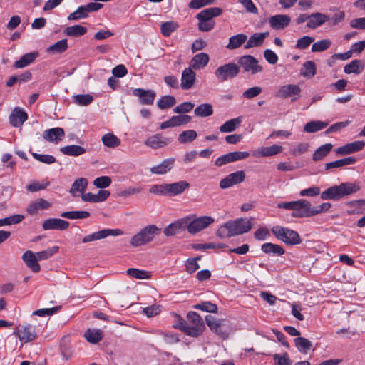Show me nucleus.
Here are the masks:
<instances>
[{
    "mask_svg": "<svg viewBox=\"0 0 365 365\" xmlns=\"http://www.w3.org/2000/svg\"><path fill=\"white\" fill-rule=\"evenodd\" d=\"M252 220L253 218L251 217L229 220L217 230L216 235L220 239H225L246 233L252 227Z\"/></svg>",
    "mask_w": 365,
    "mask_h": 365,
    "instance_id": "obj_1",
    "label": "nucleus"
},
{
    "mask_svg": "<svg viewBox=\"0 0 365 365\" xmlns=\"http://www.w3.org/2000/svg\"><path fill=\"white\" fill-rule=\"evenodd\" d=\"M360 187L355 182H342L326 189L321 193L320 197L324 200H339L346 196L357 192Z\"/></svg>",
    "mask_w": 365,
    "mask_h": 365,
    "instance_id": "obj_2",
    "label": "nucleus"
},
{
    "mask_svg": "<svg viewBox=\"0 0 365 365\" xmlns=\"http://www.w3.org/2000/svg\"><path fill=\"white\" fill-rule=\"evenodd\" d=\"M222 10L218 7L205 9L198 13L196 18L198 19V29L203 32L211 31L215 24L213 18L220 16Z\"/></svg>",
    "mask_w": 365,
    "mask_h": 365,
    "instance_id": "obj_3",
    "label": "nucleus"
},
{
    "mask_svg": "<svg viewBox=\"0 0 365 365\" xmlns=\"http://www.w3.org/2000/svg\"><path fill=\"white\" fill-rule=\"evenodd\" d=\"M160 229L155 225H148L141 229L130 239V245L133 247L143 246L152 242L155 237L159 235Z\"/></svg>",
    "mask_w": 365,
    "mask_h": 365,
    "instance_id": "obj_4",
    "label": "nucleus"
},
{
    "mask_svg": "<svg viewBox=\"0 0 365 365\" xmlns=\"http://www.w3.org/2000/svg\"><path fill=\"white\" fill-rule=\"evenodd\" d=\"M272 232L278 240L287 245H295L301 242L299 234L289 228L274 226L272 228Z\"/></svg>",
    "mask_w": 365,
    "mask_h": 365,
    "instance_id": "obj_5",
    "label": "nucleus"
},
{
    "mask_svg": "<svg viewBox=\"0 0 365 365\" xmlns=\"http://www.w3.org/2000/svg\"><path fill=\"white\" fill-rule=\"evenodd\" d=\"M205 321L209 328L214 333L220 336L223 339L228 337L230 331V327L225 319H219L212 316L207 315L205 317Z\"/></svg>",
    "mask_w": 365,
    "mask_h": 365,
    "instance_id": "obj_6",
    "label": "nucleus"
},
{
    "mask_svg": "<svg viewBox=\"0 0 365 365\" xmlns=\"http://www.w3.org/2000/svg\"><path fill=\"white\" fill-rule=\"evenodd\" d=\"M188 325L187 336L197 337L202 334L205 327L202 317L195 312H189L187 314Z\"/></svg>",
    "mask_w": 365,
    "mask_h": 365,
    "instance_id": "obj_7",
    "label": "nucleus"
},
{
    "mask_svg": "<svg viewBox=\"0 0 365 365\" xmlns=\"http://www.w3.org/2000/svg\"><path fill=\"white\" fill-rule=\"evenodd\" d=\"M185 220L187 224L186 229L190 234H196L215 222L214 218L210 216L199 217L193 220L191 217L187 216L185 217Z\"/></svg>",
    "mask_w": 365,
    "mask_h": 365,
    "instance_id": "obj_8",
    "label": "nucleus"
},
{
    "mask_svg": "<svg viewBox=\"0 0 365 365\" xmlns=\"http://www.w3.org/2000/svg\"><path fill=\"white\" fill-rule=\"evenodd\" d=\"M240 73V66L235 63H228L219 66L215 76L219 81L223 82L236 77Z\"/></svg>",
    "mask_w": 365,
    "mask_h": 365,
    "instance_id": "obj_9",
    "label": "nucleus"
},
{
    "mask_svg": "<svg viewBox=\"0 0 365 365\" xmlns=\"http://www.w3.org/2000/svg\"><path fill=\"white\" fill-rule=\"evenodd\" d=\"M238 63L240 68H242L244 72L251 73L252 75L262 71V66L259 65L258 60L250 55H245L240 57Z\"/></svg>",
    "mask_w": 365,
    "mask_h": 365,
    "instance_id": "obj_10",
    "label": "nucleus"
},
{
    "mask_svg": "<svg viewBox=\"0 0 365 365\" xmlns=\"http://www.w3.org/2000/svg\"><path fill=\"white\" fill-rule=\"evenodd\" d=\"M301 88L298 85L287 84L279 87L275 96L281 98H291L293 102L300 97Z\"/></svg>",
    "mask_w": 365,
    "mask_h": 365,
    "instance_id": "obj_11",
    "label": "nucleus"
},
{
    "mask_svg": "<svg viewBox=\"0 0 365 365\" xmlns=\"http://www.w3.org/2000/svg\"><path fill=\"white\" fill-rule=\"evenodd\" d=\"M21 341L27 343L35 340L37 338L36 327L31 324H26L19 327V329L14 332Z\"/></svg>",
    "mask_w": 365,
    "mask_h": 365,
    "instance_id": "obj_12",
    "label": "nucleus"
},
{
    "mask_svg": "<svg viewBox=\"0 0 365 365\" xmlns=\"http://www.w3.org/2000/svg\"><path fill=\"white\" fill-rule=\"evenodd\" d=\"M292 216L294 217H309L311 215V203L304 199L294 201Z\"/></svg>",
    "mask_w": 365,
    "mask_h": 365,
    "instance_id": "obj_13",
    "label": "nucleus"
},
{
    "mask_svg": "<svg viewBox=\"0 0 365 365\" xmlns=\"http://www.w3.org/2000/svg\"><path fill=\"white\" fill-rule=\"evenodd\" d=\"M245 179V173L242 170L236 171L232 173L225 178L222 179L220 182V187L222 189L229 188L235 185L243 182Z\"/></svg>",
    "mask_w": 365,
    "mask_h": 365,
    "instance_id": "obj_14",
    "label": "nucleus"
},
{
    "mask_svg": "<svg viewBox=\"0 0 365 365\" xmlns=\"http://www.w3.org/2000/svg\"><path fill=\"white\" fill-rule=\"evenodd\" d=\"M187 226L186 220L183 217L166 226L163 230V233L167 237L174 236L185 231Z\"/></svg>",
    "mask_w": 365,
    "mask_h": 365,
    "instance_id": "obj_15",
    "label": "nucleus"
},
{
    "mask_svg": "<svg viewBox=\"0 0 365 365\" xmlns=\"http://www.w3.org/2000/svg\"><path fill=\"white\" fill-rule=\"evenodd\" d=\"M364 146V141L356 140L339 147L334 151L338 155H346L361 150Z\"/></svg>",
    "mask_w": 365,
    "mask_h": 365,
    "instance_id": "obj_16",
    "label": "nucleus"
},
{
    "mask_svg": "<svg viewBox=\"0 0 365 365\" xmlns=\"http://www.w3.org/2000/svg\"><path fill=\"white\" fill-rule=\"evenodd\" d=\"M133 94L137 96L141 104L152 105L156 96V93L153 90H145L143 88H135Z\"/></svg>",
    "mask_w": 365,
    "mask_h": 365,
    "instance_id": "obj_17",
    "label": "nucleus"
},
{
    "mask_svg": "<svg viewBox=\"0 0 365 365\" xmlns=\"http://www.w3.org/2000/svg\"><path fill=\"white\" fill-rule=\"evenodd\" d=\"M191 120V117L187 115H175L160 123V129L164 130L168 128L186 125Z\"/></svg>",
    "mask_w": 365,
    "mask_h": 365,
    "instance_id": "obj_18",
    "label": "nucleus"
},
{
    "mask_svg": "<svg viewBox=\"0 0 365 365\" xmlns=\"http://www.w3.org/2000/svg\"><path fill=\"white\" fill-rule=\"evenodd\" d=\"M167 196L173 197L182 194L186 189L190 187V183L185 180H181L173 183H165Z\"/></svg>",
    "mask_w": 365,
    "mask_h": 365,
    "instance_id": "obj_19",
    "label": "nucleus"
},
{
    "mask_svg": "<svg viewBox=\"0 0 365 365\" xmlns=\"http://www.w3.org/2000/svg\"><path fill=\"white\" fill-rule=\"evenodd\" d=\"M169 139L158 133L148 137L144 144L152 149H160L165 147L169 143Z\"/></svg>",
    "mask_w": 365,
    "mask_h": 365,
    "instance_id": "obj_20",
    "label": "nucleus"
},
{
    "mask_svg": "<svg viewBox=\"0 0 365 365\" xmlns=\"http://www.w3.org/2000/svg\"><path fill=\"white\" fill-rule=\"evenodd\" d=\"M68 227V222L59 218H49L46 220L42 224V227L44 230H66Z\"/></svg>",
    "mask_w": 365,
    "mask_h": 365,
    "instance_id": "obj_21",
    "label": "nucleus"
},
{
    "mask_svg": "<svg viewBox=\"0 0 365 365\" xmlns=\"http://www.w3.org/2000/svg\"><path fill=\"white\" fill-rule=\"evenodd\" d=\"M27 119V113L19 107H16L9 115L11 125L16 128L21 127Z\"/></svg>",
    "mask_w": 365,
    "mask_h": 365,
    "instance_id": "obj_22",
    "label": "nucleus"
},
{
    "mask_svg": "<svg viewBox=\"0 0 365 365\" xmlns=\"http://www.w3.org/2000/svg\"><path fill=\"white\" fill-rule=\"evenodd\" d=\"M195 80L196 73L191 67L186 68L182 73L180 86L183 90H189L194 86Z\"/></svg>",
    "mask_w": 365,
    "mask_h": 365,
    "instance_id": "obj_23",
    "label": "nucleus"
},
{
    "mask_svg": "<svg viewBox=\"0 0 365 365\" xmlns=\"http://www.w3.org/2000/svg\"><path fill=\"white\" fill-rule=\"evenodd\" d=\"M330 16L326 14L315 12L309 14V21L307 24V27L315 29L322 26L327 21H329Z\"/></svg>",
    "mask_w": 365,
    "mask_h": 365,
    "instance_id": "obj_24",
    "label": "nucleus"
},
{
    "mask_svg": "<svg viewBox=\"0 0 365 365\" xmlns=\"http://www.w3.org/2000/svg\"><path fill=\"white\" fill-rule=\"evenodd\" d=\"M291 19L287 15L277 14L269 18V23L272 29L280 30L287 27Z\"/></svg>",
    "mask_w": 365,
    "mask_h": 365,
    "instance_id": "obj_25",
    "label": "nucleus"
},
{
    "mask_svg": "<svg viewBox=\"0 0 365 365\" xmlns=\"http://www.w3.org/2000/svg\"><path fill=\"white\" fill-rule=\"evenodd\" d=\"M22 259L26 265L34 272H39L41 267L38 263V258L35 253L31 250L26 251L22 255Z\"/></svg>",
    "mask_w": 365,
    "mask_h": 365,
    "instance_id": "obj_26",
    "label": "nucleus"
},
{
    "mask_svg": "<svg viewBox=\"0 0 365 365\" xmlns=\"http://www.w3.org/2000/svg\"><path fill=\"white\" fill-rule=\"evenodd\" d=\"M269 33L268 31L263 33H255L250 36L246 43L244 46L245 49H249L253 47H258L262 45L264 39L269 36Z\"/></svg>",
    "mask_w": 365,
    "mask_h": 365,
    "instance_id": "obj_27",
    "label": "nucleus"
},
{
    "mask_svg": "<svg viewBox=\"0 0 365 365\" xmlns=\"http://www.w3.org/2000/svg\"><path fill=\"white\" fill-rule=\"evenodd\" d=\"M65 133L61 128H54L46 130L43 132V138L48 142L58 143L64 137Z\"/></svg>",
    "mask_w": 365,
    "mask_h": 365,
    "instance_id": "obj_28",
    "label": "nucleus"
},
{
    "mask_svg": "<svg viewBox=\"0 0 365 365\" xmlns=\"http://www.w3.org/2000/svg\"><path fill=\"white\" fill-rule=\"evenodd\" d=\"M174 163V158H167L163 160L159 165L152 167L150 170L153 174L163 175L173 168Z\"/></svg>",
    "mask_w": 365,
    "mask_h": 365,
    "instance_id": "obj_29",
    "label": "nucleus"
},
{
    "mask_svg": "<svg viewBox=\"0 0 365 365\" xmlns=\"http://www.w3.org/2000/svg\"><path fill=\"white\" fill-rule=\"evenodd\" d=\"M209 56L205 53H200L193 56L190 61V67L195 70L205 68L209 62Z\"/></svg>",
    "mask_w": 365,
    "mask_h": 365,
    "instance_id": "obj_30",
    "label": "nucleus"
},
{
    "mask_svg": "<svg viewBox=\"0 0 365 365\" xmlns=\"http://www.w3.org/2000/svg\"><path fill=\"white\" fill-rule=\"evenodd\" d=\"M51 207V203L40 198L32 202L27 207V212L30 215H35L40 210H46Z\"/></svg>",
    "mask_w": 365,
    "mask_h": 365,
    "instance_id": "obj_31",
    "label": "nucleus"
},
{
    "mask_svg": "<svg viewBox=\"0 0 365 365\" xmlns=\"http://www.w3.org/2000/svg\"><path fill=\"white\" fill-rule=\"evenodd\" d=\"M242 122V117L232 118L223 123L219 130L221 133H231L239 128Z\"/></svg>",
    "mask_w": 365,
    "mask_h": 365,
    "instance_id": "obj_32",
    "label": "nucleus"
},
{
    "mask_svg": "<svg viewBox=\"0 0 365 365\" xmlns=\"http://www.w3.org/2000/svg\"><path fill=\"white\" fill-rule=\"evenodd\" d=\"M38 56V52L28 53L23 55L19 60L14 62V66L16 68H22L34 62Z\"/></svg>",
    "mask_w": 365,
    "mask_h": 365,
    "instance_id": "obj_33",
    "label": "nucleus"
},
{
    "mask_svg": "<svg viewBox=\"0 0 365 365\" xmlns=\"http://www.w3.org/2000/svg\"><path fill=\"white\" fill-rule=\"evenodd\" d=\"M356 162V159L354 157H347L345 158L339 159L333 162H330L325 164L326 170H330L332 168H343L346 165H354Z\"/></svg>",
    "mask_w": 365,
    "mask_h": 365,
    "instance_id": "obj_34",
    "label": "nucleus"
},
{
    "mask_svg": "<svg viewBox=\"0 0 365 365\" xmlns=\"http://www.w3.org/2000/svg\"><path fill=\"white\" fill-rule=\"evenodd\" d=\"M364 68V63L361 60H353L349 63L346 64L344 68V73L347 74L361 73Z\"/></svg>",
    "mask_w": 365,
    "mask_h": 365,
    "instance_id": "obj_35",
    "label": "nucleus"
},
{
    "mask_svg": "<svg viewBox=\"0 0 365 365\" xmlns=\"http://www.w3.org/2000/svg\"><path fill=\"white\" fill-rule=\"evenodd\" d=\"M247 36L244 34H239L231 36L229 38V43L226 46V48L234 50L240 47L243 43H246Z\"/></svg>",
    "mask_w": 365,
    "mask_h": 365,
    "instance_id": "obj_36",
    "label": "nucleus"
},
{
    "mask_svg": "<svg viewBox=\"0 0 365 365\" xmlns=\"http://www.w3.org/2000/svg\"><path fill=\"white\" fill-rule=\"evenodd\" d=\"M261 250L266 254H272L278 256L282 255L285 252L282 247L272 242L263 244L261 247Z\"/></svg>",
    "mask_w": 365,
    "mask_h": 365,
    "instance_id": "obj_37",
    "label": "nucleus"
},
{
    "mask_svg": "<svg viewBox=\"0 0 365 365\" xmlns=\"http://www.w3.org/2000/svg\"><path fill=\"white\" fill-rule=\"evenodd\" d=\"M61 152L66 155L79 156L86 153V149L80 145H71L61 148Z\"/></svg>",
    "mask_w": 365,
    "mask_h": 365,
    "instance_id": "obj_38",
    "label": "nucleus"
},
{
    "mask_svg": "<svg viewBox=\"0 0 365 365\" xmlns=\"http://www.w3.org/2000/svg\"><path fill=\"white\" fill-rule=\"evenodd\" d=\"M194 113L197 117H209L213 114L212 106L210 103H202L195 108Z\"/></svg>",
    "mask_w": 365,
    "mask_h": 365,
    "instance_id": "obj_39",
    "label": "nucleus"
},
{
    "mask_svg": "<svg viewBox=\"0 0 365 365\" xmlns=\"http://www.w3.org/2000/svg\"><path fill=\"white\" fill-rule=\"evenodd\" d=\"M86 339L91 344H97L103 338L102 331L98 329H88L84 333Z\"/></svg>",
    "mask_w": 365,
    "mask_h": 365,
    "instance_id": "obj_40",
    "label": "nucleus"
},
{
    "mask_svg": "<svg viewBox=\"0 0 365 365\" xmlns=\"http://www.w3.org/2000/svg\"><path fill=\"white\" fill-rule=\"evenodd\" d=\"M103 144L108 148H115L120 145V140L113 133H106L101 138Z\"/></svg>",
    "mask_w": 365,
    "mask_h": 365,
    "instance_id": "obj_41",
    "label": "nucleus"
},
{
    "mask_svg": "<svg viewBox=\"0 0 365 365\" xmlns=\"http://www.w3.org/2000/svg\"><path fill=\"white\" fill-rule=\"evenodd\" d=\"M88 185V180L85 178H81L76 180L71 185L69 192L72 195H75L76 192H80L82 194L86 190Z\"/></svg>",
    "mask_w": 365,
    "mask_h": 365,
    "instance_id": "obj_42",
    "label": "nucleus"
},
{
    "mask_svg": "<svg viewBox=\"0 0 365 365\" xmlns=\"http://www.w3.org/2000/svg\"><path fill=\"white\" fill-rule=\"evenodd\" d=\"M328 123L314 120L307 123L304 127V131L309 133H315L327 127Z\"/></svg>",
    "mask_w": 365,
    "mask_h": 365,
    "instance_id": "obj_43",
    "label": "nucleus"
},
{
    "mask_svg": "<svg viewBox=\"0 0 365 365\" xmlns=\"http://www.w3.org/2000/svg\"><path fill=\"white\" fill-rule=\"evenodd\" d=\"M294 341L298 351L302 354H307L308 351L312 346V343L304 337L295 338Z\"/></svg>",
    "mask_w": 365,
    "mask_h": 365,
    "instance_id": "obj_44",
    "label": "nucleus"
},
{
    "mask_svg": "<svg viewBox=\"0 0 365 365\" xmlns=\"http://www.w3.org/2000/svg\"><path fill=\"white\" fill-rule=\"evenodd\" d=\"M333 145L331 143H326L324 145H321L319 148H317L312 156V158L314 161H319L322 160L332 149Z\"/></svg>",
    "mask_w": 365,
    "mask_h": 365,
    "instance_id": "obj_45",
    "label": "nucleus"
},
{
    "mask_svg": "<svg viewBox=\"0 0 365 365\" xmlns=\"http://www.w3.org/2000/svg\"><path fill=\"white\" fill-rule=\"evenodd\" d=\"M282 149L281 145L274 144L269 147L260 148L258 153L263 157H269L280 153Z\"/></svg>",
    "mask_w": 365,
    "mask_h": 365,
    "instance_id": "obj_46",
    "label": "nucleus"
},
{
    "mask_svg": "<svg viewBox=\"0 0 365 365\" xmlns=\"http://www.w3.org/2000/svg\"><path fill=\"white\" fill-rule=\"evenodd\" d=\"M87 31V29L81 25L68 26L64 30V34L68 36H81Z\"/></svg>",
    "mask_w": 365,
    "mask_h": 365,
    "instance_id": "obj_47",
    "label": "nucleus"
},
{
    "mask_svg": "<svg viewBox=\"0 0 365 365\" xmlns=\"http://www.w3.org/2000/svg\"><path fill=\"white\" fill-rule=\"evenodd\" d=\"M175 103V98L173 96L170 95L164 96L157 101V106L161 110L170 108L173 107Z\"/></svg>",
    "mask_w": 365,
    "mask_h": 365,
    "instance_id": "obj_48",
    "label": "nucleus"
},
{
    "mask_svg": "<svg viewBox=\"0 0 365 365\" xmlns=\"http://www.w3.org/2000/svg\"><path fill=\"white\" fill-rule=\"evenodd\" d=\"M96 240L104 239L109 235L118 236L123 235V232L120 229H103L93 232Z\"/></svg>",
    "mask_w": 365,
    "mask_h": 365,
    "instance_id": "obj_49",
    "label": "nucleus"
},
{
    "mask_svg": "<svg viewBox=\"0 0 365 365\" xmlns=\"http://www.w3.org/2000/svg\"><path fill=\"white\" fill-rule=\"evenodd\" d=\"M89 216L90 213L87 211H69L61 214V217L71 220L85 219Z\"/></svg>",
    "mask_w": 365,
    "mask_h": 365,
    "instance_id": "obj_50",
    "label": "nucleus"
},
{
    "mask_svg": "<svg viewBox=\"0 0 365 365\" xmlns=\"http://www.w3.org/2000/svg\"><path fill=\"white\" fill-rule=\"evenodd\" d=\"M197 133L194 130H188L182 132L178 138V140L180 143H187L196 139Z\"/></svg>",
    "mask_w": 365,
    "mask_h": 365,
    "instance_id": "obj_51",
    "label": "nucleus"
},
{
    "mask_svg": "<svg viewBox=\"0 0 365 365\" xmlns=\"http://www.w3.org/2000/svg\"><path fill=\"white\" fill-rule=\"evenodd\" d=\"M68 48V43L66 39H61L54 44L49 46L47 49L48 52L53 53H61L64 52Z\"/></svg>",
    "mask_w": 365,
    "mask_h": 365,
    "instance_id": "obj_52",
    "label": "nucleus"
},
{
    "mask_svg": "<svg viewBox=\"0 0 365 365\" xmlns=\"http://www.w3.org/2000/svg\"><path fill=\"white\" fill-rule=\"evenodd\" d=\"M194 309L204 311L209 313H217L218 311L217 306L210 302H202L194 305Z\"/></svg>",
    "mask_w": 365,
    "mask_h": 365,
    "instance_id": "obj_53",
    "label": "nucleus"
},
{
    "mask_svg": "<svg viewBox=\"0 0 365 365\" xmlns=\"http://www.w3.org/2000/svg\"><path fill=\"white\" fill-rule=\"evenodd\" d=\"M178 28V23L173 21L164 22L160 26L161 33L166 37L170 36Z\"/></svg>",
    "mask_w": 365,
    "mask_h": 365,
    "instance_id": "obj_54",
    "label": "nucleus"
},
{
    "mask_svg": "<svg viewBox=\"0 0 365 365\" xmlns=\"http://www.w3.org/2000/svg\"><path fill=\"white\" fill-rule=\"evenodd\" d=\"M300 73L305 77L312 78L316 74V66L314 62L312 61H306L303 65Z\"/></svg>",
    "mask_w": 365,
    "mask_h": 365,
    "instance_id": "obj_55",
    "label": "nucleus"
},
{
    "mask_svg": "<svg viewBox=\"0 0 365 365\" xmlns=\"http://www.w3.org/2000/svg\"><path fill=\"white\" fill-rule=\"evenodd\" d=\"M88 12L86 6H79L75 11L71 13L68 17V20H79L88 16Z\"/></svg>",
    "mask_w": 365,
    "mask_h": 365,
    "instance_id": "obj_56",
    "label": "nucleus"
},
{
    "mask_svg": "<svg viewBox=\"0 0 365 365\" xmlns=\"http://www.w3.org/2000/svg\"><path fill=\"white\" fill-rule=\"evenodd\" d=\"M93 97L90 94H78L73 96V102L78 106H86L91 104Z\"/></svg>",
    "mask_w": 365,
    "mask_h": 365,
    "instance_id": "obj_57",
    "label": "nucleus"
},
{
    "mask_svg": "<svg viewBox=\"0 0 365 365\" xmlns=\"http://www.w3.org/2000/svg\"><path fill=\"white\" fill-rule=\"evenodd\" d=\"M126 273L128 275L138 279H146L150 277L148 272L135 268L127 269Z\"/></svg>",
    "mask_w": 365,
    "mask_h": 365,
    "instance_id": "obj_58",
    "label": "nucleus"
},
{
    "mask_svg": "<svg viewBox=\"0 0 365 365\" xmlns=\"http://www.w3.org/2000/svg\"><path fill=\"white\" fill-rule=\"evenodd\" d=\"M331 44L329 39H322L317 42H315L312 46V52H322L327 50Z\"/></svg>",
    "mask_w": 365,
    "mask_h": 365,
    "instance_id": "obj_59",
    "label": "nucleus"
},
{
    "mask_svg": "<svg viewBox=\"0 0 365 365\" xmlns=\"http://www.w3.org/2000/svg\"><path fill=\"white\" fill-rule=\"evenodd\" d=\"M59 247L58 246H54L51 248H48L46 250H43L41 252H38L36 253V255L38 258V260H46L50 258L52 255L58 252Z\"/></svg>",
    "mask_w": 365,
    "mask_h": 365,
    "instance_id": "obj_60",
    "label": "nucleus"
},
{
    "mask_svg": "<svg viewBox=\"0 0 365 365\" xmlns=\"http://www.w3.org/2000/svg\"><path fill=\"white\" fill-rule=\"evenodd\" d=\"M24 217L21 215H14L8 217L0 219V227L11 225L21 222Z\"/></svg>",
    "mask_w": 365,
    "mask_h": 365,
    "instance_id": "obj_61",
    "label": "nucleus"
},
{
    "mask_svg": "<svg viewBox=\"0 0 365 365\" xmlns=\"http://www.w3.org/2000/svg\"><path fill=\"white\" fill-rule=\"evenodd\" d=\"M112 182L111 178L109 176H101L96 178L93 181V185L97 188H106L110 185Z\"/></svg>",
    "mask_w": 365,
    "mask_h": 365,
    "instance_id": "obj_62",
    "label": "nucleus"
},
{
    "mask_svg": "<svg viewBox=\"0 0 365 365\" xmlns=\"http://www.w3.org/2000/svg\"><path fill=\"white\" fill-rule=\"evenodd\" d=\"M32 156L36 160H38L41 163H45V164H48V165L54 163L56 161V158L51 155H43V154H38L36 153H33Z\"/></svg>",
    "mask_w": 365,
    "mask_h": 365,
    "instance_id": "obj_63",
    "label": "nucleus"
},
{
    "mask_svg": "<svg viewBox=\"0 0 365 365\" xmlns=\"http://www.w3.org/2000/svg\"><path fill=\"white\" fill-rule=\"evenodd\" d=\"M314 41V38L313 37L304 36L297 40L296 48L301 50L306 49Z\"/></svg>",
    "mask_w": 365,
    "mask_h": 365,
    "instance_id": "obj_64",
    "label": "nucleus"
}]
</instances>
